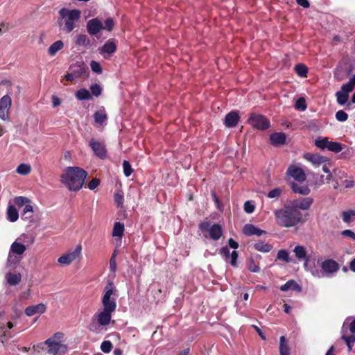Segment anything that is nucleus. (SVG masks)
I'll list each match as a JSON object with an SVG mask.
<instances>
[{"instance_id":"f257e3e1","label":"nucleus","mask_w":355,"mask_h":355,"mask_svg":"<svg viewBox=\"0 0 355 355\" xmlns=\"http://www.w3.org/2000/svg\"><path fill=\"white\" fill-rule=\"evenodd\" d=\"M277 224L282 227H292L304 223L302 213L293 207L290 203L274 211Z\"/></svg>"},{"instance_id":"f03ea898","label":"nucleus","mask_w":355,"mask_h":355,"mask_svg":"<svg viewBox=\"0 0 355 355\" xmlns=\"http://www.w3.org/2000/svg\"><path fill=\"white\" fill-rule=\"evenodd\" d=\"M87 172L77 166H69L61 175V182L71 191L80 190L84 185Z\"/></svg>"},{"instance_id":"7ed1b4c3","label":"nucleus","mask_w":355,"mask_h":355,"mask_svg":"<svg viewBox=\"0 0 355 355\" xmlns=\"http://www.w3.org/2000/svg\"><path fill=\"white\" fill-rule=\"evenodd\" d=\"M58 24L60 29L66 33H71L79 22L81 12L79 10L62 8L59 10Z\"/></svg>"},{"instance_id":"20e7f679","label":"nucleus","mask_w":355,"mask_h":355,"mask_svg":"<svg viewBox=\"0 0 355 355\" xmlns=\"http://www.w3.org/2000/svg\"><path fill=\"white\" fill-rule=\"evenodd\" d=\"M320 270H319L314 264L309 268L311 274L317 278L323 277H332L336 275L340 269L339 263L332 259H326L322 261L320 264Z\"/></svg>"},{"instance_id":"39448f33","label":"nucleus","mask_w":355,"mask_h":355,"mask_svg":"<svg viewBox=\"0 0 355 355\" xmlns=\"http://www.w3.org/2000/svg\"><path fill=\"white\" fill-rule=\"evenodd\" d=\"M26 250V247L21 243L14 241L10 248L6 261V266L15 269L22 259V255Z\"/></svg>"},{"instance_id":"423d86ee","label":"nucleus","mask_w":355,"mask_h":355,"mask_svg":"<svg viewBox=\"0 0 355 355\" xmlns=\"http://www.w3.org/2000/svg\"><path fill=\"white\" fill-rule=\"evenodd\" d=\"M114 312L102 309L96 312L92 318V322L89 325V329L91 331H97L101 327H106L110 324L112 313Z\"/></svg>"},{"instance_id":"0eeeda50","label":"nucleus","mask_w":355,"mask_h":355,"mask_svg":"<svg viewBox=\"0 0 355 355\" xmlns=\"http://www.w3.org/2000/svg\"><path fill=\"white\" fill-rule=\"evenodd\" d=\"M62 336V333H55L53 337L48 338L44 342V344L47 345V352L49 354L57 355L67 352V345L62 343L60 340Z\"/></svg>"},{"instance_id":"6e6552de","label":"nucleus","mask_w":355,"mask_h":355,"mask_svg":"<svg viewBox=\"0 0 355 355\" xmlns=\"http://www.w3.org/2000/svg\"><path fill=\"white\" fill-rule=\"evenodd\" d=\"M104 291L105 293L101 300L103 309L112 312H115L116 309V302L114 297H112V295L116 291L114 283L109 282L105 286Z\"/></svg>"},{"instance_id":"1a4fd4ad","label":"nucleus","mask_w":355,"mask_h":355,"mask_svg":"<svg viewBox=\"0 0 355 355\" xmlns=\"http://www.w3.org/2000/svg\"><path fill=\"white\" fill-rule=\"evenodd\" d=\"M315 145L321 150L338 153L343 150L344 145L337 141H330L327 137H318L315 139Z\"/></svg>"},{"instance_id":"9d476101","label":"nucleus","mask_w":355,"mask_h":355,"mask_svg":"<svg viewBox=\"0 0 355 355\" xmlns=\"http://www.w3.org/2000/svg\"><path fill=\"white\" fill-rule=\"evenodd\" d=\"M199 230L202 232H208L209 235L214 241H218L223 235L222 227L218 224H214L211 226L209 221H203L199 224Z\"/></svg>"},{"instance_id":"9b49d317","label":"nucleus","mask_w":355,"mask_h":355,"mask_svg":"<svg viewBox=\"0 0 355 355\" xmlns=\"http://www.w3.org/2000/svg\"><path fill=\"white\" fill-rule=\"evenodd\" d=\"M248 123L261 130H266L270 125L269 120L265 116L257 113L250 114L248 119Z\"/></svg>"},{"instance_id":"f8f14e48","label":"nucleus","mask_w":355,"mask_h":355,"mask_svg":"<svg viewBox=\"0 0 355 355\" xmlns=\"http://www.w3.org/2000/svg\"><path fill=\"white\" fill-rule=\"evenodd\" d=\"M88 145L99 159H105L107 157V150L105 141L91 139Z\"/></svg>"},{"instance_id":"ddd939ff","label":"nucleus","mask_w":355,"mask_h":355,"mask_svg":"<svg viewBox=\"0 0 355 355\" xmlns=\"http://www.w3.org/2000/svg\"><path fill=\"white\" fill-rule=\"evenodd\" d=\"M81 252L82 246L81 245H78L73 251L60 256L58 259V262L61 265L68 266L80 256Z\"/></svg>"},{"instance_id":"4468645a","label":"nucleus","mask_w":355,"mask_h":355,"mask_svg":"<svg viewBox=\"0 0 355 355\" xmlns=\"http://www.w3.org/2000/svg\"><path fill=\"white\" fill-rule=\"evenodd\" d=\"M293 252L298 261H304V267L305 270L309 271V268L311 267L312 265L310 264V259L306 254L305 248L302 245H296L293 250Z\"/></svg>"},{"instance_id":"2eb2a0df","label":"nucleus","mask_w":355,"mask_h":355,"mask_svg":"<svg viewBox=\"0 0 355 355\" xmlns=\"http://www.w3.org/2000/svg\"><path fill=\"white\" fill-rule=\"evenodd\" d=\"M12 103L11 98L5 95L0 99V119L7 121L9 119L8 112Z\"/></svg>"},{"instance_id":"dca6fc26","label":"nucleus","mask_w":355,"mask_h":355,"mask_svg":"<svg viewBox=\"0 0 355 355\" xmlns=\"http://www.w3.org/2000/svg\"><path fill=\"white\" fill-rule=\"evenodd\" d=\"M286 174L298 182H304L306 179V174L302 168L295 165H291L288 168Z\"/></svg>"},{"instance_id":"f3484780","label":"nucleus","mask_w":355,"mask_h":355,"mask_svg":"<svg viewBox=\"0 0 355 355\" xmlns=\"http://www.w3.org/2000/svg\"><path fill=\"white\" fill-rule=\"evenodd\" d=\"M86 28L90 35H96L102 29H103V24L98 18L96 17L89 19L87 22Z\"/></svg>"},{"instance_id":"a211bd4d","label":"nucleus","mask_w":355,"mask_h":355,"mask_svg":"<svg viewBox=\"0 0 355 355\" xmlns=\"http://www.w3.org/2000/svg\"><path fill=\"white\" fill-rule=\"evenodd\" d=\"M313 202L312 198L306 197L296 199L290 202V205L297 210H308Z\"/></svg>"},{"instance_id":"6ab92c4d","label":"nucleus","mask_w":355,"mask_h":355,"mask_svg":"<svg viewBox=\"0 0 355 355\" xmlns=\"http://www.w3.org/2000/svg\"><path fill=\"white\" fill-rule=\"evenodd\" d=\"M303 157L311 162L314 166H319L329 161V159L324 156L311 153H304Z\"/></svg>"},{"instance_id":"aec40b11","label":"nucleus","mask_w":355,"mask_h":355,"mask_svg":"<svg viewBox=\"0 0 355 355\" xmlns=\"http://www.w3.org/2000/svg\"><path fill=\"white\" fill-rule=\"evenodd\" d=\"M116 50V43L114 39H110L105 42L102 47L99 49V53L105 56V55H112Z\"/></svg>"},{"instance_id":"412c9836","label":"nucleus","mask_w":355,"mask_h":355,"mask_svg":"<svg viewBox=\"0 0 355 355\" xmlns=\"http://www.w3.org/2000/svg\"><path fill=\"white\" fill-rule=\"evenodd\" d=\"M240 116L238 111H231L225 117L224 124L227 128H234L237 125Z\"/></svg>"},{"instance_id":"4be33fe9","label":"nucleus","mask_w":355,"mask_h":355,"mask_svg":"<svg viewBox=\"0 0 355 355\" xmlns=\"http://www.w3.org/2000/svg\"><path fill=\"white\" fill-rule=\"evenodd\" d=\"M73 75L76 78L87 77L89 75L87 67L83 63L74 64L70 67Z\"/></svg>"},{"instance_id":"5701e85b","label":"nucleus","mask_w":355,"mask_h":355,"mask_svg":"<svg viewBox=\"0 0 355 355\" xmlns=\"http://www.w3.org/2000/svg\"><path fill=\"white\" fill-rule=\"evenodd\" d=\"M352 90L344 85H342L341 89L336 93L337 103L340 105H345L349 99V93Z\"/></svg>"},{"instance_id":"b1692460","label":"nucleus","mask_w":355,"mask_h":355,"mask_svg":"<svg viewBox=\"0 0 355 355\" xmlns=\"http://www.w3.org/2000/svg\"><path fill=\"white\" fill-rule=\"evenodd\" d=\"M46 310V306L44 303H40L37 305L27 306L25 310V314L28 316H33L35 314H42Z\"/></svg>"},{"instance_id":"393cba45","label":"nucleus","mask_w":355,"mask_h":355,"mask_svg":"<svg viewBox=\"0 0 355 355\" xmlns=\"http://www.w3.org/2000/svg\"><path fill=\"white\" fill-rule=\"evenodd\" d=\"M243 232L245 235L248 236H250L252 235H257L258 236H260L262 234L266 233V231L262 230L258 228L257 226L250 223L244 225Z\"/></svg>"},{"instance_id":"a878e982","label":"nucleus","mask_w":355,"mask_h":355,"mask_svg":"<svg viewBox=\"0 0 355 355\" xmlns=\"http://www.w3.org/2000/svg\"><path fill=\"white\" fill-rule=\"evenodd\" d=\"M21 218L29 225L34 223L33 207L31 205H26L21 214Z\"/></svg>"},{"instance_id":"bb28decb","label":"nucleus","mask_w":355,"mask_h":355,"mask_svg":"<svg viewBox=\"0 0 355 355\" xmlns=\"http://www.w3.org/2000/svg\"><path fill=\"white\" fill-rule=\"evenodd\" d=\"M300 182H291V188L295 193H298L302 196H307L309 194L311 190L307 185H301Z\"/></svg>"},{"instance_id":"cd10ccee","label":"nucleus","mask_w":355,"mask_h":355,"mask_svg":"<svg viewBox=\"0 0 355 355\" xmlns=\"http://www.w3.org/2000/svg\"><path fill=\"white\" fill-rule=\"evenodd\" d=\"M286 136L284 132H275L270 135V140L273 146H279L285 144Z\"/></svg>"},{"instance_id":"c85d7f7f","label":"nucleus","mask_w":355,"mask_h":355,"mask_svg":"<svg viewBox=\"0 0 355 355\" xmlns=\"http://www.w3.org/2000/svg\"><path fill=\"white\" fill-rule=\"evenodd\" d=\"M7 219L12 223H14L17 221L19 218V213L16 207L12 205L11 203H9L7 207Z\"/></svg>"},{"instance_id":"c756f323","label":"nucleus","mask_w":355,"mask_h":355,"mask_svg":"<svg viewBox=\"0 0 355 355\" xmlns=\"http://www.w3.org/2000/svg\"><path fill=\"white\" fill-rule=\"evenodd\" d=\"M94 119L96 124L103 125L106 124L107 116L104 109L98 110L94 114Z\"/></svg>"},{"instance_id":"7c9ffc66","label":"nucleus","mask_w":355,"mask_h":355,"mask_svg":"<svg viewBox=\"0 0 355 355\" xmlns=\"http://www.w3.org/2000/svg\"><path fill=\"white\" fill-rule=\"evenodd\" d=\"M280 290L284 292L288 291L289 290L301 291L302 288L295 281L288 280L284 285L280 286Z\"/></svg>"},{"instance_id":"2f4dec72","label":"nucleus","mask_w":355,"mask_h":355,"mask_svg":"<svg viewBox=\"0 0 355 355\" xmlns=\"http://www.w3.org/2000/svg\"><path fill=\"white\" fill-rule=\"evenodd\" d=\"M6 279L10 285L15 286L21 282V276L20 273L8 272L6 275Z\"/></svg>"},{"instance_id":"473e14b6","label":"nucleus","mask_w":355,"mask_h":355,"mask_svg":"<svg viewBox=\"0 0 355 355\" xmlns=\"http://www.w3.org/2000/svg\"><path fill=\"white\" fill-rule=\"evenodd\" d=\"M256 250L261 252H268L272 249V246L265 241H259L254 245Z\"/></svg>"},{"instance_id":"72a5a7b5","label":"nucleus","mask_w":355,"mask_h":355,"mask_svg":"<svg viewBox=\"0 0 355 355\" xmlns=\"http://www.w3.org/2000/svg\"><path fill=\"white\" fill-rule=\"evenodd\" d=\"M75 96L77 99L80 101L89 100L92 98V95L90 92H89V90L85 88L78 89L76 92Z\"/></svg>"},{"instance_id":"f704fd0d","label":"nucleus","mask_w":355,"mask_h":355,"mask_svg":"<svg viewBox=\"0 0 355 355\" xmlns=\"http://www.w3.org/2000/svg\"><path fill=\"white\" fill-rule=\"evenodd\" d=\"M124 232V225L120 222H116L114 225L112 230V236L114 237L121 238Z\"/></svg>"},{"instance_id":"c9c22d12","label":"nucleus","mask_w":355,"mask_h":355,"mask_svg":"<svg viewBox=\"0 0 355 355\" xmlns=\"http://www.w3.org/2000/svg\"><path fill=\"white\" fill-rule=\"evenodd\" d=\"M64 46L62 41L58 40L53 43L49 48L48 52L50 55H54L58 51L61 50Z\"/></svg>"},{"instance_id":"e433bc0d","label":"nucleus","mask_w":355,"mask_h":355,"mask_svg":"<svg viewBox=\"0 0 355 355\" xmlns=\"http://www.w3.org/2000/svg\"><path fill=\"white\" fill-rule=\"evenodd\" d=\"M346 333L347 332L342 333L341 339L345 342L348 349L350 351L352 349L354 343H355V335L347 336Z\"/></svg>"},{"instance_id":"4c0bfd02","label":"nucleus","mask_w":355,"mask_h":355,"mask_svg":"<svg viewBox=\"0 0 355 355\" xmlns=\"http://www.w3.org/2000/svg\"><path fill=\"white\" fill-rule=\"evenodd\" d=\"M349 329L350 332L352 334H355V319L351 321L349 323V319H347L342 327V333H345L347 331V329Z\"/></svg>"},{"instance_id":"58836bf2","label":"nucleus","mask_w":355,"mask_h":355,"mask_svg":"<svg viewBox=\"0 0 355 355\" xmlns=\"http://www.w3.org/2000/svg\"><path fill=\"white\" fill-rule=\"evenodd\" d=\"M279 353L280 355H290L289 348L286 343L284 336L280 337Z\"/></svg>"},{"instance_id":"ea45409f","label":"nucleus","mask_w":355,"mask_h":355,"mask_svg":"<svg viewBox=\"0 0 355 355\" xmlns=\"http://www.w3.org/2000/svg\"><path fill=\"white\" fill-rule=\"evenodd\" d=\"M296 73L300 77H306L308 73V69L304 64H297L295 67Z\"/></svg>"},{"instance_id":"a19ab883","label":"nucleus","mask_w":355,"mask_h":355,"mask_svg":"<svg viewBox=\"0 0 355 355\" xmlns=\"http://www.w3.org/2000/svg\"><path fill=\"white\" fill-rule=\"evenodd\" d=\"M76 43L78 46H88L90 44V40L85 34H80L76 37Z\"/></svg>"},{"instance_id":"79ce46f5","label":"nucleus","mask_w":355,"mask_h":355,"mask_svg":"<svg viewBox=\"0 0 355 355\" xmlns=\"http://www.w3.org/2000/svg\"><path fill=\"white\" fill-rule=\"evenodd\" d=\"M31 166L26 164H20L16 169L17 173L23 175H26L29 174L31 173Z\"/></svg>"},{"instance_id":"37998d69","label":"nucleus","mask_w":355,"mask_h":355,"mask_svg":"<svg viewBox=\"0 0 355 355\" xmlns=\"http://www.w3.org/2000/svg\"><path fill=\"white\" fill-rule=\"evenodd\" d=\"M14 202L19 207H25L26 205H31V200L29 198L24 196H17L14 198Z\"/></svg>"},{"instance_id":"c03bdc74","label":"nucleus","mask_w":355,"mask_h":355,"mask_svg":"<svg viewBox=\"0 0 355 355\" xmlns=\"http://www.w3.org/2000/svg\"><path fill=\"white\" fill-rule=\"evenodd\" d=\"M277 258L279 260H282L286 263L291 262L289 254L286 250H279L277 252Z\"/></svg>"},{"instance_id":"a18cd8bd","label":"nucleus","mask_w":355,"mask_h":355,"mask_svg":"<svg viewBox=\"0 0 355 355\" xmlns=\"http://www.w3.org/2000/svg\"><path fill=\"white\" fill-rule=\"evenodd\" d=\"M219 254L223 257V259L226 262L229 261L230 257V252L229 248L227 246L223 247L219 251Z\"/></svg>"},{"instance_id":"49530a36","label":"nucleus","mask_w":355,"mask_h":355,"mask_svg":"<svg viewBox=\"0 0 355 355\" xmlns=\"http://www.w3.org/2000/svg\"><path fill=\"white\" fill-rule=\"evenodd\" d=\"M335 117L338 121L345 122L348 119V114L344 110H338L336 112Z\"/></svg>"},{"instance_id":"de8ad7c7","label":"nucleus","mask_w":355,"mask_h":355,"mask_svg":"<svg viewBox=\"0 0 355 355\" xmlns=\"http://www.w3.org/2000/svg\"><path fill=\"white\" fill-rule=\"evenodd\" d=\"M283 189L281 188H275L270 191L267 195L269 198H278L282 193Z\"/></svg>"},{"instance_id":"09e8293b","label":"nucleus","mask_w":355,"mask_h":355,"mask_svg":"<svg viewBox=\"0 0 355 355\" xmlns=\"http://www.w3.org/2000/svg\"><path fill=\"white\" fill-rule=\"evenodd\" d=\"M123 168L124 175L126 177H129L133 171L130 162L127 160L123 162Z\"/></svg>"},{"instance_id":"8fccbe9b","label":"nucleus","mask_w":355,"mask_h":355,"mask_svg":"<svg viewBox=\"0 0 355 355\" xmlns=\"http://www.w3.org/2000/svg\"><path fill=\"white\" fill-rule=\"evenodd\" d=\"M352 216H355V210H347L343 213V220L345 223H350Z\"/></svg>"},{"instance_id":"3c124183","label":"nucleus","mask_w":355,"mask_h":355,"mask_svg":"<svg viewBox=\"0 0 355 355\" xmlns=\"http://www.w3.org/2000/svg\"><path fill=\"white\" fill-rule=\"evenodd\" d=\"M113 347L112 343L110 340H105L101 345V349L104 353H109Z\"/></svg>"},{"instance_id":"603ef678","label":"nucleus","mask_w":355,"mask_h":355,"mask_svg":"<svg viewBox=\"0 0 355 355\" xmlns=\"http://www.w3.org/2000/svg\"><path fill=\"white\" fill-rule=\"evenodd\" d=\"M307 106L306 104L305 99L303 97H300L297 98L295 102V108L297 110H300L302 111H304L306 109Z\"/></svg>"},{"instance_id":"864d4df0","label":"nucleus","mask_w":355,"mask_h":355,"mask_svg":"<svg viewBox=\"0 0 355 355\" xmlns=\"http://www.w3.org/2000/svg\"><path fill=\"white\" fill-rule=\"evenodd\" d=\"M117 254V251L114 250L112 257L110 259V270L113 272H115L116 270V256Z\"/></svg>"},{"instance_id":"5fc2aeb1","label":"nucleus","mask_w":355,"mask_h":355,"mask_svg":"<svg viewBox=\"0 0 355 355\" xmlns=\"http://www.w3.org/2000/svg\"><path fill=\"white\" fill-rule=\"evenodd\" d=\"M90 89L92 94L96 97L101 94L102 88L98 84H93L90 86Z\"/></svg>"},{"instance_id":"6e6d98bb","label":"nucleus","mask_w":355,"mask_h":355,"mask_svg":"<svg viewBox=\"0 0 355 355\" xmlns=\"http://www.w3.org/2000/svg\"><path fill=\"white\" fill-rule=\"evenodd\" d=\"M114 26V21L112 18L108 17L105 19L103 28L107 31H111Z\"/></svg>"},{"instance_id":"4d7b16f0","label":"nucleus","mask_w":355,"mask_h":355,"mask_svg":"<svg viewBox=\"0 0 355 355\" xmlns=\"http://www.w3.org/2000/svg\"><path fill=\"white\" fill-rule=\"evenodd\" d=\"M90 67H91L92 70L94 72H95L98 74L102 73V67H101V64H99V62L92 60L90 63Z\"/></svg>"},{"instance_id":"13d9d810","label":"nucleus","mask_w":355,"mask_h":355,"mask_svg":"<svg viewBox=\"0 0 355 355\" xmlns=\"http://www.w3.org/2000/svg\"><path fill=\"white\" fill-rule=\"evenodd\" d=\"M239 254L238 252L236 250H233L232 252L230 254V260L228 262L233 266L236 267L237 266V259H238Z\"/></svg>"},{"instance_id":"bf43d9fd","label":"nucleus","mask_w":355,"mask_h":355,"mask_svg":"<svg viewBox=\"0 0 355 355\" xmlns=\"http://www.w3.org/2000/svg\"><path fill=\"white\" fill-rule=\"evenodd\" d=\"M114 199L117 206H121L123 202V195L121 191H117L114 193Z\"/></svg>"},{"instance_id":"052dcab7","label":"nucleus","mask_w":355,"mask_h":355,"mask_svg":"<svg viewBox=\"0 0 355 355\" xmlns=\"http://www.w3.org/2000/svg\"><path fill=\"white\" fill-rule=\"evenodd\" d=\"M255 207L252 201H246L244 203V210L248 214H252L254 211Z\"/></svg>"},{"instance_id":"680f3d73","label":"nucleus","mask_w":355,"mask_h":355,"mask_svg":"<svg viewBox=\"0 0 355 355\" xmlns=\"http://www.w3.org/2000/svg\"><path fill=\"white\" fill-rule=\"evenodd\" d=\"M100 184V180L97 178L92 179L88 184V188L90 190H94Z\"/></svg>"},{"instance_id":"e2e57ef3","label":"nucleus","mask_w":355,"mask_h":355,"mask_svg":"<svg viewBox=\"0 0 355 355\" xmlns=\"http://www.w3.org/2000/svg\"><path fill=\"white\" fill-rule=\"evenodd\" d=\"M341 235L351 238L355 241V233L350 230H345L341 232Z\"/></svg>"},{"instance_id":"0e129e2a","label":"nucleus","mask_w":355,"mask_h":355,"mask_svg":"<svg viewBox=\"0 0 355 355\" xmlns=\"http://www.w3.org/2000/svg\"><path fill=\"white\" fill-rule=\"evenodd\" d=\"M333 173L334 174L335 177H338L340 179H342L347 176V173L345 171L337 168H335L333 171Z\"/></svg>"},{"instance_id":"69168bd1","label":"nucleus","mask_w":355,"mask_h":355,"mask_svg":"<svg viewBox=\"0 0 355 355\" xmlns=\"http://www.w3.org/2000/svg\"><path fill=\"white\" fill-rule=\"evenodd\" d=\"M344 85L347 87V88L350 89L352 91L355 87V74L353 75L350 78L349 82L344 84Z\"/></svg>"},{"instance_id":"338daca9","label":"nucleus","mask_w":355,"mask_h":355,"mask_svg":"<svg viewBox=\"0 0 355 355\" xmlns=\"http://www.w3.org/2000/svg\"><path fill=\"white\" fill-rule=\"evenodd\" d=\"M228 245L230 248H233L234 250L239 248V243L236 241H235L232 238H230L228 240Z\"/></svg>"},{"instance_id":"774afa93","label":"nucleus","mask_w":355,"mask_h":355,"mask_svg":"<svg viewBox=\"0 0 355 355\" xmlns=\"http://www.w3.org/2000/svg\"><path fill=\"white\" fill-rule=\"evenodd\" d=\"M296 2L298 5L302 6L304 8H307L310 6L309 2L308 0H296Z\"/></svg>"}]
</instances>
